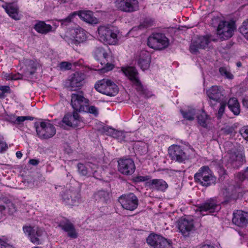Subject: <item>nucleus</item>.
<instances>
[{
  "instance_id": "obj_1",
  "label": "nucleus",
  "mask_w": 248,
  "mask_h": 248,
  "mask_svg": "<svg viewBox=\"0 0 248 248\" xmlns=\"http://www.w3.org/2000/svg\"><path fill=\"white\" fill-rule=\"evenodd\" d=\"M71 105L74 109L73 115L67 114L63 118V123L71 127H77L81 126L82 120L77 113L86 109L88 105L89 100L84 96L82 91L73 92L71 95Z\"/></svg>"
},
{
  "instance_id": "obj_2",
  "label": "nucleus",
  "mask_w": 248,
  "mask_h": 248,
  "mask_svg": "<svg viewBox=\"0 0 248 248\" xmlns=\"http://www.w3.org/2000/svg\"><path fill=\"white\" fill-rule=\"evenodd\" d=\"M95 59L100 63L101 68L100 70L102 72L111 70L114 68L112 64L113 60L110 55V51L108 47H99L95 49L93 53Z\"/></svg>"
},
{
  "instance_id": "obj_3",
  "label": "nucleus",
  "mask_w": 248,
  "mask_h": 248,
  "mask_svg": "<svg viewBox=\"0 0 248 248\" xmlns=\"http://www.w3.org/2000/svg\"><path fill=\"white\" fill-rule=\"evenodd\" d=\"M85 31L82 28H69L65 31L64 39L69 45H77L86 40Z\"/></svg>"
},
{
  "instance_id": "obj_4",
  "label": "nucleus",
  "mask_w": 248,
  "mask_h": 248,
  "mask_svg": "<svg viewBox=\"0 0 248 248\" xmlns=\"http://www.w3.org/2000/svg\"><path fill=\"white\" fill-rule=\"evenodd\" d=\"M196 182L202 186H208L214 183L216 178L211 173V171L208 166L202 167L198 172L194 175Z\"/></svg>"
},
{
  "instance_id": "obj_5",
  "label": "nucleus",
  "mask_w": 248,
  "mask_h": 248,
  "mask_svg": "<svg viewBox=\"0 0 248 248\" xmlns=\"http://www.w3.org/2000/svg\"><path fill=\"white\" fill-rule=\"evenodd\" d=\"M236 27L233 22L221 21L218 25L217 34L222 40H227L232 37Z\"/></svg>"
},
{
  "instance_id": "obj_6",
  "label": "nucleus",
  "mask_w": 248,
  "mask_h": 248,
  "mask_svg": "<svg viewBox=\"0 0 248 248\" xmlns=\"http://www.w3.org/2000/svg\"><path fill=\"white\" fill-rule=\"evenodd\" d=\"M98 33L100 40L108 45H115L118 41L117 35L106 26H100L98 28Z\"/></svg>"
},
{
  "instance_id": "obj_7",
  "label": "nucleus",
  "mask_w": 248,
  "mask_h": 248,
  "mask_svg": "<svg viewBox=\"0 0 248 248\" xmlns=\"http://www.w3.org/2000/svg\"><path fill=\"white\" fill-rule=\"evenodd\" d=\"M148 46L156 50H161L167 47L169 45L168 38L160 33H154L148 39Z\"/></svg>"
},
{
  "instance_id": "obj_8",
  "label": "nucleus",
  "mask_w": 248,
  "mask_h": 248,
  "mask_svg": "<svg viewBox=\"0 0 248 248\" xmlns=\"http://www.w3.org/2000/svg\"><path fill=\"white\" fill-rule=\"evenodd\" d=\"M212 41H216L217 40L213 38L211 35L199 37L196 40H193L190 46V51L192 53H197L199 49H205L208 47Z\"/></svg>"
},
{
  "instance_id": "obj_9",
  "label": "nucleus",
  "mask_w": 248,
  "mask_h": 248,
  "mask_svg": "<svg viewBox=\"0 0 248 248\" xmlns=\"http://www.w3.org/2000/svg\"><path fill=\"white\" fill-rule=\"evenodd\" d=\"M119 202L123 208L130 211L136 209L139 204L137 197L132 193L121 196L119 198Z\"/></svg>"
},
{
  "instance_id": "obj_10",
  "label": "nucleus",
  "mask_w": 248,
  "mask_h": 248,
  "mask_svg": "<svg viewBox=\"0 0 248 248\" xmlns=\"http://www.w3.org/2000/svg\"><path fill=\"white\" fill-rule=\"evenodd\" d=\"M38 136L43 139H47L53 137L56 133L55 127L50 123L41 122L40 126H36Z\"/></svg>"
},
{
  "instance_id": "obj_11",
  "label": "nucleus",
  "mask_w": 248,
  "mask_h": 248,
  "mask_svg": "<svg viewBox=\"0 0 248 248\" xmlns=\"http://www.w3.org/2000/svg\"><path fill=\"white\" fill-rule=\"evenodd\" d=\"M84 75L82 73H75L73 77L66 80L65 87L70 91H81L79 88L83 85Z\"/></svg>"
},
{
  "instance_id": "obj_12",
  "label": "nucleus",
  "mask_w": 248,
  "mask_h": 248,
  "mask_svg": "<svg viewBox=\"0 0 248 248\" xmlns=\"http://www.w3.org/2000/svg\"><path fill=\"white\" fill-rule=\"evenodd\" d=\"M119 171L124 175H131L135 170L134 161L131 159H121L118 161Z\"/></svg>"
},
{
  "instance_id": "obj_13",
  "label": "nucleus",
  "mask_w": 248,
  "mask_h": 248,
  "mask_svg": "<svg viewBox=\"0 0 248 248\" xmlns=\"http://www.w3.org/2000/svg\"><path fill=\"white\" fill-rule=\"evenodd\" d=\"M178 229L184 236H188L191 232L194 230V225L192 219L181 218L178 223Z\"/></svg>"
},
{
  "instance_id": "obj_14",
  "label": "nucleus",
  "mask_w": 248,
  "mask_h": 248,
  "mask_svg": "<svg viewBox=\"0 0 248 248\" xmlns=\"http://www.w3.org/2000/svg\"><path fill=\"white\" fill-rule=\"evenodd\" d=\"M233 224L240 227H246L248 225V213L241 210L233 213L232 219Z\"/></svg>"
},
{
  "instance_id": "obj_15",
  "label": "nucleus",
  "mask_w": 248,
  "mask_h": 248,
  "mask_svg": "<svg viewBox=\"0 0 248 248\" xmlns=\"http://www.w3.org/2000/svg\"><path fill=\"white\" fill-rule=\"evenodd\" d=\"M23 230L30 236L31 242L35 245H39L40 243V237L42 235L43 231L39 228L33 229L31 226L23 227Z\"/></svg>"
},
{
  "instance_id": "obj_16",
  "label": "nucleus",
  "mask_w": 248,
  "mask_h": 248,
  "mask_svg": "<svg viewBox=\"0 0 248 248\" xmlns=\"http://www.w3.org/2000/svg\"><path fill=\"white\" fill-rule=\"evenodd\" d=\"M169 153L172 159L183 162L187 159V156L179 146H171L169 148Z\"/></svg>"
},
{
  "instance_id": "obj_17",
  "label": "nucleus",
  "mask_w": 248,
  "mask_h": 248,
  "mask_svg": "<svg viewBox=\"0 0 248 248\" xmlns=\"http://www.w3.org/2000/svg\"><path fill=\"white\" fill-rule=\"evenodd\" d=\"M138 2L137 0H121L117 5L120 10L126 12H132L138 9Z\"/></svg>"
},
{
  "instance_id": "obj_18",
  "label": "nucleus",
  "mask_w": 248,
  "mask_h": 248,
  "mask_svg": "<svg viewBox=\"0 0 248 248\" xmlns=\"http://www.w3.org/2000/svg\"><path fill=\"white\" fill-rule=\"evenodd\" d=\"M151 60V56L150 53L145 50H142L140 52L137 58L138 64L143 70L149 68Z\"/></svg>"
},
{
  "instance_id": "obj_19",
  "label": "nucleus",
  "mask_w": 248,
  "mask_h": 248,
  "mask_svg": "<svg viewBox=\"0 0 248 248\" xmlns=\"http://www.w3.org/2000/svg\"><path fill=\"white\" fill-rule=\"evenodd\" d=\"M218 208L217 202L215 200L211 199L201 205L196 211H199L201 214H202L203 212L213 213L217 211Z\"/></svg>"
},
{
  "instance_id": "obj_20",
  "label": "nucleus",
  "mask_w": 248,
  "mask_h": 248,
  "mask_svg": "<svg viewBox=\"0 0 248 248\" xmlns=\"http://www.w3.org/2000/svg\"><path fill=\"white\" fill-rule=\"evenodd\" d=\"M146 186L150 189L164 191L168 186L167 183L163 179H154L147 182Z\"/></svg>"
},
{
  "instance_id": "obj_21",
  "label": "nucleus",
  "mask_w": 248,
  "mask_h": 248,
  "mask_svg": "<svg viewBox=\"0 0 248 248\" xmlns=\"http://www.w3.org/2000/svg\"><path fill=\"white\" fill-rule=\"evenodd\" d=\"M7 209L9 215H13L16 211L15 204L8 198L2 197L0 198V212H2Z\"/></svg>"
},
{
  "instance_id": "obj_22",
  "label": "nucleus",
  "mask_w": 248,
  "mask_h": 248,
  "mask_svg": "<svg viewBox=\"0 0 248 248\" xmlns=\"http://www.w3.org/2000/svg\"><path fill=\"white\" fill-rule=\"evenodd\" d=\"M206 93L210 99L216 101L220 100L222 96L221 88L217 86H212L207 91Z\"/></svg>"
},
{
  "instance_id": "obj_23",
  "label": "nucleus",
  "mask_w": 248,
  "mask_h": 248,
  "mask_svg": "<svg viewBox=\"0 0 248 248\" xmlns=\"http://www.w3.org/2000/svg\"><path fill=\"white\" fill-rule=\"evenodd\" d=\"M78 15L85 22L90 24H97L98 19L93 15V13L91 11H79Z\"/></svg>"
},
{
  "instance_id": "obj_24",
  "label": "nucleus",
  "mask_w": 248,
  "mask_h": 248,
  "mask_svg": "<svg viewBox=\"0 0 248 248\" xmlns=\"http://www.w3.org/2000/svg\"><path fill=\"white\" fill-rule=\"evenodd\" d=\"M63 230L67 233V236L71 238L76 239L78 236V233L74 226L68 220L63 224Z\"/></svg>"
},
{
  "instance_id": "obj_25",
  "label": "nucleus",
  "mask_w": 248,
  "mask_h": 248,
  "mask_svg": "<svg viewBox=\"0 0 248 248\" xmlns=\"http://www.w3.org/2000/svg\"><path fill=\"white\" fill-rule=\"evenodd\" d=\"M3 7L10 16L15 20L19 19L20 17L18 15V8L16 5L13 3H6Z\"/></svg>"
},
{
  "instance_id": "obj_26",
  "label": "nucleus",
  "mask_w": 248,
  "mask_h": 248,
  "mask_svg": "<svg viewBox=\"0 0 248 248\" xmlns=\"http://www.w3.org/2000/svg\"><path fill=\"white\" fill-rule=\"evenodd\" d=\"M228 106L230 109L235 115H238L240 112V106L239 103L235 98L230 99L228 102Z\"/></svg>"
},
{
  "instance_id": "obj_27",
  "label": "nucleus",
  "mask_w": 248,
  "mask_h": 248,
  "mask_svg": "<svg viewBox=\"0 0 248 248\" xmlns=\"http://www.w3.org/2000/svg\"><path fill=\"white\" fill-rule=\"evenodd\" d=\"M124 73L132 81L137 79L138 78V72L134 67H128L123 69Z\"/></svg>"
},
{
  "instance_id": "obj_28",
  "label": "nucleus",
  "mask_w": 248,
  "mask_h": 248,
  "mask_svg": "<svg viewBox=\"0 0 248 248\" xmlns=\"http://www.w3.org/2000/svg\"><path fill=\"white\" fill-rule=\"evenodd\" d=\"M110 83V80L108 79H103L98 82L95 85V88L99 92L104 94L106 92L107 87Z\"/></svg>"
},
{
  "instance_id": "obj_29",
  "label": "nucleus",
  "mask_w": 248,
  "mask_h": 248,
  "mask_svg": "<svg viewBox=\"0 0 248 248\" xmlns=\"http://www.w3.org/2000/svg\"><path fill=\"white\" fill-rule=\"evenodd\" d=\"M106 91L104 94L110 96H114L118 93L119 88L114 82L110 80V83L108 85Z\"/></svg>"
},
{
  "instance_id": "obj_30",
  "label": "nucleus",
  "mask_w": 248,
  "mask_h": 248,
  "mask_svg": "<svg viewBox=\"0 0 248 248\" xmlns=\"http://www.w3.org/2000/svg\"><path fill=\"white\" fill-rule=\"evenodd\" d=\"M35 29L39 33H46L51 29V26L46 25L44 22H39L35 25Z\"/></svg>"
},
{
  "instance_id": "obj_31",
  "label": "nucleus",
  "mask_w": 248,
  "mask_h": 248,
  "mask_svg": "<svg viewBox=\"0 0 248 248\" xmlns=\"http://www.w3.org/2000/svg\"><path fill=\"white\" fill-rule=\"evenodd\" d=\"M96 200L100 202H106L109 199V194L105 191H99L95 194Z\"/></svg>"
},
{
  "instance_id": "obj_32",
  "label": "nucleus",
  "mask_w": 248,
  "mask_h": 248,
  "mask_svg": "<svg viewBox=\"0 0 248 248\" xmlns=\"http://www.w3.org/2000/svg\"><path fill=\"white\" fill-rule=\"evenodd\" d=\"M198 114L197 116L198 123L202 127H205L207 126V115L206 113L202 111L200 112V114Z\"/></svg>"
},
{
  "instance_id": "obj_33",
  "label": "nucleus",
  "mask_w": 248,
  "mask_h": 248,
  "mask_svg": "<svg viewBox=\"0 0 248 248\" xmlns=\"http://www.w3.org/2000/svg\"><path fill=\"white\" fill-rule=\"evenodd\" d=\"M77 168L78 171L82 175H87L90 172L87 163L85 164L81 163H79L77 165Z\"/></svg>"
},
{
  "instance_id": "obj_34",
  "label": "nucleus",
  "mask_w": 248,
  "mask_h": 248,
  "mask_svg": "<svg viewBox=\"0 0 248 248\" xmlns=\"http://www.w3.org/2000/svg\"><path fill=\"white\" fill-rule=\"evenodd\" d=\"M240 33L248 40V19L245 20L239 28Z\"/></svg>"
},
{
  "instance_id": "obj_35",
  "label": "nucleus",
  "mask_w": 248,
  "mask_h": 248,
  "mask_svg": "<svg viewBox=\"0 0 248 248\" xmlns=\"http://www.w3.org/2000/svg\"><path fill=\"white\" fill-rule=\"evenodd\" d=\"M183 117L188 120H193L196 114V111L194 109H190L186 112L181 111Z\"/></svg>"
},
{
  "instance_id": "obj_36",
  "label": "nucleus",
  "mask_w": 248,
  "mask_h": 248,
  "mask_svg": "<svg viewBox=\"0 0 248 248\" xmlns=\"http://www.w3.org/2000/svg\"><path fill=\"white\" fill-rule=\"evenodd\" d=\"M161 236L157 234H151L147 238V243L153 247L155 246V242H157V241H159Z\"/></svg>"
},
{
  "instance_id": "obj_37",
  "label": "nucleus",
  "mask_w": 248,
  "mask_h": 248,
  "mask_svg": "<svg viewBox=\"0 0 248 248\" xmlns=\"http://www.w3.org/2000/svg\"><path fill=\"white\" fill-rule=\"evenodd\" d=\"M158 245L155 248H171V244L167 239L161 236Z\"/></svg>"
},
{
  "instance_id": "obj_38",
  "label": "nucleus",
  "mask_w": 248,
  "mask_h": 248,
  "mask_svg": "<svg viewBox=\"0 0 248 248\" xmlns=\"http://www.w3.org/2000/svg\"><path fill=\"white\" fill-rule=\"evenodd\" d=\"M220 74L222 76L230 79L233 78V75L225 67H221L219 69Z\"/></svg>"
},
{
  "instance_id": "obj_39",
  "label": "nucleus",
  "mask_w": 248,
  "mask_h": 248,
  "mask_svg": "<svg viewBox=\"0 0 248 248\" xmlns=\"http://www.w3.org/2000/svg\"><path fill=\"white\" fill-rule=\"evenodd\" d=\"M236 178L241 181H243L245 179L248 180V167L243 172H239L236 175Z\"/></svg>"
},
{
  "instance_id": "obj_40",
  "label": "nucleus",
  "mask_w": 248,
  "mask_h": 248,
  "mask_svg": "<svg viewBox=\"0 0 248 248\" xmlns=\"http://www.w3.org/2000/svg\"><path fill=\"white\" fill-rule=\"evenodd\" d=\"M82 111L85 112H89L90 113L94 114L95 116H97L98 114V109L97 108L93 106H91L89 107V103L88 102V105H86V109L82 110Z\"/></svg>"
},
{
  "instance_id": "obj_41",
  "label": "nucleus",
  "mask_w": 248,
  "mask_h": 248,
  "mask_svg": "<svg viewBox=\"0 0 248 248\" xmlns=\"http://www.w3.org/2000/svg\"><path fill=\"white\" fill-rule=\"evenodd\" d=\"M132 83L134 86H135L136 89L138 92L143 93V87L139 78L136 80L135 79L134 81L132 82Z\"/></svg>"
},
{
  "instance_id": "obj_42",
  "label": "nucleus",
  "mask_w": 248,
  "mask_h": 248,
  "mask_svg": "<svg viewBox=\"0 0 248 248\" xmlns=\"http://www.w3.org/2000/svg\"><path fill=\"white\" fill-rule=\"evenodd\" d=\"M31 118H32L29 116H18L16 118L15 121L13 122V123L15 124H20L24 121L27 120H31Z\"/></svg>"
},
{
  "instance_id": "obj_43",
  "label": "nucleus",
  "mask_w": 248,
  "mask_h": 248,
  "mask_svg": "<svg viewBox=\"0 0 248 248\" xmlns=\"http://www.w3.org/2000/svg\"><path fill=\"white\" fill-rule=\"evenodd\" d=\"M76 63H71L67 62H63V69L65 70H74L73 67L76 66Z\"/></svg>"
},
{
  "instance_id": "obj_44",
  "label": "nucleus",
  "mask_w": 248,
  "mask_h": 248,
  "mask_svg": "<svg viewBox=\"0 0 248 248\" xmlns=\"http://www.w3.org/2000/svg\"><path fill=\"white\" fill-rule=\"evenodd\" d=\"M87 165H88L89 170H90L89 173H92L94 174V173L97 171V169L98 168L97 165L91 162H87Z\"/></svg>"
},
{
  "instance_id": "obj_45",
  "label": "nucleus",
  "mask_w": 248,
  "mask_h": 248,
  "mask_svg": "<svg viewBox=\"0 0 248 248\" xmlns=\"http://www.w3.org/2000/svg\"><path fill=\"white\" fill-rule=\"evenodd\" d=\"M240 133L245 140H248V126L241 128Z\"/></svg>"
},
{
  "instance_id": "obj_46",
  "label": "nucleus",
  "mask_w": 248,
  "mask_h": 248,
  "mask_svg": "<svg viewBox=\"0 0 248 248\" xmlns=\"http://www.w3.org/2000/svg\"><path fill=\"white\" fill-rule=\"evenodd\" d=\"M113 138L117 139L120 140H123L125 138L124 133L122 131L116 130Z\"/></svg>"
},
{
  "instance_id": "obj_47",
  "label": "nucleus",
  "mask_w": 248,
  "mask_h": 248,
  "mask_svg": "<svg viewBox=\"0 0 248 248\" xmlns=\"http://www.w3.org/2000/svg\"><path fill=\"white\" fill-rule=\"evenodd\" d=\"M104 131L107 133V134H108L110 136H112L113 137H114V135H115V133L116 132V130H115L113 128H110V127H104Z\"/></svg>"
},
{
  "instance_id": "obj_48",
  "label": "nucleus",
  "mask_w": 248,
  "mask_h": 248,
  "mask_svg": "<svg viewBox=\"0 0 248 248\" xmlns=\"http://www.w3.org/2000/svg\"><path fill=\"white\" fill-rule=\"evenodd\" d=\"M6 79L17 80L22 79V75L18 74H15L11 76V77H7Z\"/></svg>"
},
{
  "instance_id": "obj_49",
  "label": "nucleus",
  "mask_w": 248,
  "mask_h": 248,
  "mask_svg": "<svg viewBox=\"0 0 248 248\" xmlns=\"http://www.w3.org/2000/svg\"><path fill=\"white\" fill-rule=\"evenodd\" d=\"M225 104H221L218 111V117L220 118L224 112Z\"/></svg>"
},
{
  "instance_id": "obj_50",
  "label": "nucleus",
  "mask_w": 248,
  "mask_h": 248,
  "mask_svg": "<svg viewBox=\"0 0 248 248\" xmlns=\"http://www.w3.org/2000/svg\"><path fill=\"white\" fill-rule=\"evenodd\" d=\"M76 14L75 13L70 14L65 19L63 20V23L65 22H70L72 21V19L75 16Z\"/></svg>"
},
{
  "instance_id": "obj_51",
  "label": "nucleus",
  "mask_w": 248,
  "mask_h": 248,
  "mask_svg": "<svg viewBox=\"0 0 248 248\" xmlns=\"http://www.w3.org/2000/svg\"><path fill=\"white\" fill-rule=\"evenodd\" d=\"M7 148V146L5 142L0 141V152L5 150Z\"/></svg>"
},
{
  "instance_id": "obj_52",
  "label": "nucleus",
  "mask_w": 248,
  "mask_h": 248,
  "mask_svg": "<svg viewBox=\"0 0 248 248\" xmlns=\"http://www.w3.org/2000/svg\"><path fill=\"white\" fill-rule=\"evenodd\" d=\"M0 90L3 93H7L10 91V87L8 86H0Z\"/></svg>"
},
{
  "instance_id": "obj_53",
  "label": "nucleus",
  "mask_w": 248,
  "mask_h": 248,
  "mask_svg": "<svg viewBox=\"0 0 248 248\" xmlns=\"http://www.w3.org/2000/svg\"><path fill=\"white\" fill-rule=\"evenodd\" d=\"M9 245H6V243L0 238V248H9Z\"/></svg>"
},
{
  "instance_id": "obj_54",
  "label": "nucleus",
  "mask_w": 248,
  "mask_h": 248,
  "mask_svg": "<svg viewBox=\"0 0 248 248\" xmlns=\"http://www.w3.org/2000/svg\"><path fill=\"white\" fill-rule=\"evenodd\" d=\"M243 105L244 107L248 108V97H246L243 99Z\"/></svg>"
},
{
  "instance_id": "obj_55",
  "label": "nucleus",
  "mask_w": 248,
  "mask_h": 248,
  "mask_svg": "<svg viewBox=\"0 0 248 248\" xmlns=\"http://www.w3.org/2000/svg\"><path fill=\"white\" fill-rule=\"evenodd\" d=\"M29 163L32 165H37L39 163V161L36 159H31L30 160Z\"/></svg>"
},
{
  "instance_id": "obj_56",
  "label": "nucleus",
  "mask_w": 248,
  "mask_h": 248,
  "mask_svg": "<svg viewBox=\"0 0 248 248\" xmlns=\"http://www.w3.org/2000/svg\"><path fill=\"white\" fill-rule=\"evenodd\" d=\"M32 70H31L30 71L26 72L27 75H28V73H29L30 75H32L35 73V71L36 69V66H33V67H32Z\"/></svg>"
},
{
  "instance_id": "obj_57",
  "label": "nucleus",
  "mask_w": 248,
  "mask_h": 248,
  "mask_svg": "<svg viewBox=\"0 0 248 248\" xmlns=\"http://www.w3.org/2000/svg\"><path fill=\"white\" fill-rule=\"evenodd\" d=\"M66 146L67 148H65V152H66L68 154L71 152L72 150L68 145H66Z\"/></svg>"
},
{
  "instance_id": "obj_58",
  "label": "nucleus",
  "mask_w": 248,
  "mask_h": 248,
  "mask_svg": "<svg viewBox=\"0 0 248 248\" xmlns=\"http://www.w3.org/2000/svg\"><path fill=\"white\" fill-rule=\"evenodd\" d=\"M200 248H215L213 246L209 245H204L201 247Z\"/></svg>"
},
{
  "instance_id": "obj_59",
  "label": "nucleus",
  "mask_w": 248,
  "mask_h": 248,
  "mask_svg": "<svg viewBox=\"0 0 248 248\" xmlns=\"http://www.w3.org/2000/svg\"><path fill=\"white\" fill-rule=\"evenodd\" d=\"M22 154L20 151H18L16 153V156L17 158H21L22 157Z\"/></svg>"
},
{
  "instance_id": "obj_60",
  "label": "nucleus",
  "mask_w": 248,
  "mask_h": 248,
  "mask_svg": "<svg viewBox=\"0 0 248 248\" xmlns=\"http://www.w3.org/2000/svg\"><path fill=\"white\" fill-rule=\"evenodd\" d=\"M138 179H139V180L141 181H146L147 180V179L146 178V177H143V176L139 177L138 178Z\"/></svg>"
},
{
  "instance_id": "obj_61",
  "label": "nucleus",
  "mask_w": 248,
  "mask_h": 248,
  "mask_svg": "<svg viewBox=\"0 0 248 248\" xmlns=\"http://www.w3.org/2000/svg\"><path fill=\"white\" fill-rule=\"evenodd\" d=\"M159 242V241H157V242H155V246H153L154 248H156V246L158 245V244H159L158 242Z\"/></svg>"
},
{
  "instance_id": "obj_62",
  "label": "nucleus",
  "mask_w": 248,
  "mask_h": 248,
  "mask_svg": "<svg viewBox=\"0 0 248 248\" xmlns=\"http://www.w3.org/2000/svg\"><path fill=\"white\" fill-rule=\"evenodd\" d=\"M225 132H226L227 134H228V133H229L230 132H232V129H230V128H229V130H227H227H226V131H225Z\"/></svg>"
},
{
  "instance_id": "obj_63",
  "label": "nucleus",
  "mask_w": 248,
  "mask_h": 248,
  "mask_svg": "<svg viewBox=\"0 0 248 248\" xmlns=\"http://www.w3.org/2000/svg\"><path fill=\"white\" fill-rule=\"evenodd\" d=\"M237 66L238 67H240V66H241V62H237Z\"/></svg>"
},
{
  "instance_id": "obj_64",
  "label": "nucleus",
  "mask_w": 248,
  "mask_h": 248,
  "mask_svg": "<svg viewBox=\"0 0 248 248\" xmlns=\"http://www.w3.org/2000/svg\"><path fill=\"white\" fill-rule=\"evenodd\" d=\"M59 65H60V67L61 68H62V62H61L60 64H59Z\"/></svg>"
}]
</instances>
